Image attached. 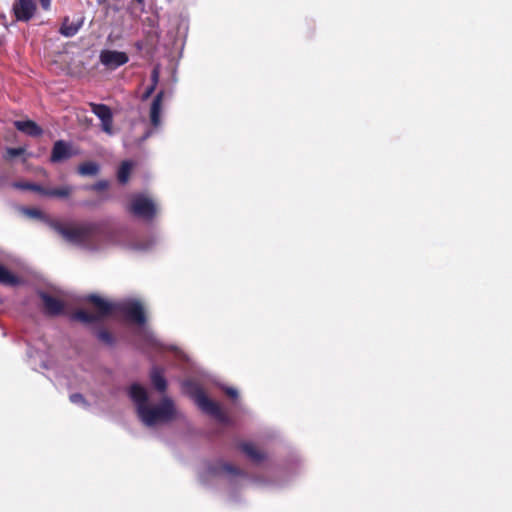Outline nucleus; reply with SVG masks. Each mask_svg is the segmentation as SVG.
<instances>
[{
  "label": "nucleus",
  "instance_id": "obj_1",
  "mask_svg": "<svg viewBox=\"0 0 512 512\" xmlns=\"http://www.w3.org/2000/svg\"><path fill=\"white\" fill-rule=\"evenodd\" d=\"M85 301L92 304L96 313H90L79 309L70 316L71 320L84 324H92L112 315L115 312L122 314L127 320L143 325L146 322L144 308L139 301L130 300L126 302L113 303L105 300L96 294H90Z\"/></svg>",
  "mask_w": 512,
  "mask_h": 512
},
{
  "label": "nucleus",
  "instance_id": "obj_2",
  "mask_svg": "<svg viewBox=\"0 0 512 512\" xmlns=\"http://www.w3.org/2000/svg\"><path fill=\"white\" fill-rule=\"evenodd\" d=\"M129 397L136 406L138 418L148 427L168 423L177 416L174 401L169 397L162 398L158 405L150 406L148 393L140 384L134 383L130 386Z\"/></svg>",
  "mask_w": 512,
  "mask_h": 512
},
{
  "label": "nucleus",
  "instance_id": "obj_3",
  "mask_svg": "<svg viewBox=\"0 0 512 512\" xmlns=\"http://www.w3.org/2000/svg\"><path fill=\"white\" fill-rule=\"evenodd\" d=\"M50 226L66 241L73 244H86L91 242L98 229V226L95 223L64 225L58 221H52Z\"/></svg>",
  "mask_w": 512,
  "mask_h": 512
},
{
  "label": "nucleus",
  "instance_id": "obj_4",
  "mask_svg": "<svg viewBox=\"0 0 512 512\" xmlns=\"http://www.w3.org/2000/svg\"><path fill=\"white\" fill-rule=\"evenodd\" d=\"M127 211L137 218L152 221L157 214V207L151 198L143 194H135L131 197Z\"/></svg>",
  "mask_w": 512,
  "mask_h": 512
},
{
  "label": "nucleus",
  "instance_id": "obj_5",
  "mask_svg": "<svg viewBox=\"0 0 512 512\" xmlns=\"http://www.w3.org/2000/svg\"><path fill=\"white\" fill-rule=\"evenodd\" d=\"M193 397L196 404L202 411L213 416L220 422H224L226 420V415L222 411L220 405L211 400L200 387L195 388Z\"/></svg>",
  "mask_w": 512,
  "mask_h": 512
},
{
  "label": "nucleus",
  "instance_id": "obj_6",
  "mask_svg": "<svg viewBox=\"0 0 512 512\" xmlns=\"http://www.w3.org/2000/svg\"><path fill=\"white\" fill-rule=\"evenodd\" d=\"M35 0H15L12 5V13L15 21L29 22L36 13Z\"/></svg>",
  "mask_w": 512,
  "mask_h": 512
},
{
  "label": "nucleus",
  "instance_id": "obj_7",
  "mask_svg": "<svg viewBox=\"0 0 512 512\" xmlns=\"http://www.w3.org/2000/svg\"><path fill=\"white\" fill-rule=\"evenodd\" d=\"M129 61L125 52L116 50H103L100 53V62L109 69H116Z\"/></svg>",
  "mask_w": 512,
  "mask_h": 512
},
{
  "label": "nucleus",
  "instance_id": "obj_8",
  "mask_svg": "<svg viewBox=\"0 0 512 512\" xmlns=\"http://www.w3.org/2000/svg\"><path fill=\"white\" fill-rule=\"evenodd\" d=\"M39 296L43 302L44 313L47 316L55 317L64 313L65 304L62 300L46 292H40Z\"/></svg>",
  "mask_w": 512,
  "mask_h": 512
},
{
  "label": "nucleus",
  "instance_id": "obj_9",
  "mask_svg": "<svg viewBox=\"0 0 512 512\" xmlns=\"http://www.w3.org/2000/svg\"><path fill=\"white\" fill-rule=\"evenodd\" d=\"M72 157L70 145L63 140H58L54 143L50 160L53 163H59Z\"/></svg>",
  "mask_w": 512,
  "mask_h": 512
},
{
  "label": "nucleus",
  "instance_id": "obj_10",
  "mask_svg": "<svg viewBox=\"0 0 512 512\" xmlns=\"http://www.w3.org/2000/svg\"><path fill=\"white\" fill-rule=\"evenodd\" d=\"M164 99V91H159L152 101L150 107V122L153 127H158L161 123L162 102Z\"/></svg>",
  "mask_w": 512,
  "mask_h": 512
},
{
  "label": "nucleus",
  "instance_id": "obj_11",
  "mask_svg": "<svg viewBox=\"0 0 512 512\" xmlns=\"http://www.w3.org/2000/svg\"><path fill=\"white\" fill-rule=\"evenodd\" d=\"M14 126L18 131L32 137H39L43 133L42 128L32 120L15 121Z\"/></svg>",
  "mask_w": 512,
  "mask_h": 512
},
{
  "label": "nucleus",
  "instance_id": "obj_12",
  "mask_svg": "<svg viewBox=\"0 0 512 512\" xmlns=\"http://www.w3.org/2000/svg\"><path fill=\"white\" fill-rule=\"evenodd\" d=\"M239 449L253 462L260 463L265 459V453L257 449L251 442H242Z\"/></svg>",
  "mask_w": 512,
  "mask_h": 512
},
{
  "label": "nucleus",
  "instance_id": "obj_13",
  "mask_svg": "<svg viewBox=\"0 0 512 512\" xmlns=\"http://www.w3.org/2000/svg\"><path fill=\"white\" fill-rule=\"evenodd\" d=\"M150 379L154 388L163 393L167 389V381L164 377L163 370L159 367H153L150 372Z\"/></svg>",
  "mask_w": 512,
  "mask_h": 512
},
{
  "label": "nucleus",
  "instance_id": "obj_14",
  "mask_svg": "<svg viewBox=\"0 0 512 512\" xmlns=\"http://www.w3.org/2000/svg\"><path fill=\"white\" fill-rule=\"evenodd\" d=\"M82 24H83L82 20H80L78 22H70L69 18L65 17L62 22L59 32L61 35L65 36V37H73L74 35H76L78 33Z\"/></svg>",
  "mask_w": 512,
  "mask_h": 512
},
{
  "label": "nucleus",
  "instance_id": "obj_15",
  "mask_svg": "<svg viewBox=\"0 0 512 512\" xmlns=\"http://www.w3.org/2000/svg\"><path fill=\"white\" fill-rule=\"evenodd\" d=\"M94 335L96 336L99 342L103 343L106 346L112 347L116 343V337L114 336V334L104 327L94 329Z\"/></svg>",
  "mask_w": 512,
  "mask_h": 512
},
{
  "label": "nucleus",
  "instance_id": "obj_16",
  "mask_svg": "<svg viewBox=\"0 0 512 512\" xmlns=\"http://www.w3.org/2000/svg\"><path fill=\"white\" fill-rule=\"evenodd\" d=\"M100 167L97 163L86 161L78 166V173L82 176H95L98 174Z\"/></svg>",
  "mask_w": 512,
  "mask_h": 512
},
{
  "label": "nucleus",
  "instance_id": "obj_17",
  "mask_svg": "<svg viewBox=\"0 0 512 512\" xmlns=\"http://www.w3.org/2000/svg\"><path fill=\"white\" fill-rule=\"evenodd\" d=\"M18 282V278L0 263V284L14 286Z\"/></svg>",
  "mask_w": 512,
  "mask_h": 512
},
{
  "label": "nucleus",
  "instance_id": "obj_18",
  "mask_svg": "<svg viewBox=\"0 0 512 512\" xmlns=\"http://www.w3.org/2000/svg\"><path fill=\"white\" fill-rule=\"evenodd\" d=\"M215 472L225 473L233 476L245 475V472L242 469L230 463H221Z\"/></svg>",
  "mask_w": 512,
  "mask_h": 512
},
{
  "label": "nucleus",
  "instance_id": "obj_19",
  "mask_svg": "<svg viewBox=\"0 0 512 512\" xmlns=\"http://www.w3.org/2000/svg\"><path fill=\"white\" fill-rule=\"evenodd\" d=\"M131 170H132V163L129 161H123L122 164L120 165V167L118 169V173H117L118 181L121 184H125L128 182Z\"/></svg>",
  "mask_w": 512,
  "mask_h": 512
},
{
  "label": "nucleus",
  "instance_id": "obj_20",
  "mask_svg": "<svg viewBox=\"0 0 512 512\" xmlns=\"http://www.w3.org/2000/svg\"><path fill=\"white\" fill-rule=\"evenodd\" d=\"M91 111L102 121L104 118L108 117L112 111L105 104H96L90 103Z\"/></svg>",
  "mask_w": 512,
  "mask_h": 512
},
{
  "label": "nucleus",
  "instance_id": "obj_21",
  "mask_svg": "<svg viewBox=\"0 0 512 512\" xmlns=\"http://www.w3.org/2000/svg\"><path fill=\"white\" fill-rule=\"evenodd\" d=\"M15 186L17 188H20L23 190H30V191L36 192L40 195L46 196V194H47V188H44L43 186L36 184V183L19 182V183H16Z\"/></svg>",
  "mask_w": 512,
  "mask_h": 512
},
{
  "label": "nucleus",
  "instance_id": "obj_22",
  "mask_svg": "<svg viewBox=\"0 0 512 512\" xmlns=\"http://www.w3.org/2000/svg\"><path fill=\"white\" fill-rule=\"evenodd\" d=\"M72 192L71 187L63 186L58 188L47 189L46 196L65 198L68 197Z\"/></svg>",
  "mask_w": 512,
  "mask_h": 512
},
{
  "label": "nucleus",
  "instance_id": "obj_23",
  "mask_svg": "<svg viewBox=\"0 0 512 512\" xmlns=\"http://www.w3.org/2000/svg\"><path fill=\"white\" fill-rule=\"evenodd\" d=\"M101 128L102 130L111 135L113 134V114L111 113L108 117L104 118L101 121Z\"/></svg>",
  "mask_w": 512,
  "mask_h": 512
},
{
  "label": "nucleus",
  "instance_id": "obj_24",
  "mask_svg": "<svg viewBox=\"0 0 512 512\" xmlns=\"http://www.w3.org/2000/svg\"><path fill=\"white\" fill-rule=\"evenodd\" d=\"M108 187H109V182L107 180H100V181L92 184L88 188L91 190H94L96 192H101V191L106 190Z\"/></svg>",
  "mask_w": 512,
  "mask_h": 512
},
{
  "label": "nucleus",
  "instance_id": "obj_25",
  "mask_svg": "<svg viewBox=\"0 0 512 512\" xmlns=\"http://www.w3.org/2000/svg\"><path fill=\"white\" fill-rule=\"evenodd\" d=\"M24 149L19 147V148H8L6 150V158L7 159H12V158H15V157H18L20 155H22L24 153Z\"/></svg>",
  "mask_w": 512,
  "mask_h": 512
},
{
  "label": "nucleus",
  "instance_id": "obj_26",
  "mask_svg": "<svg viewBox=\"0 0 512 512\" xmlns=\"http://www.w3.org/2000/svg\"><path fill=\"white\" fill-rule=\"evenodd\" d=\"M70 401L74 404H84L87 405V402L82 394L80 393H73L69 397Z\"/></svg>",
  "mask_w": 512,
  "mask_h": 512
},
{
  "label": "nucleus",
  "instance_id": "obj_27",
  "mask_svg": "<svg viewBox=\"0 0 512 512\" xmlns=\"http://www.w3.org/2000/svg\"><path fill=\"white\" fill-rule=\"evenodd\" d=\"M25 213L26 215L32 217V218H37V219H42L43 218V213L41 210L37 209V208H28L25 210Z\"/></svg>",
  "mask_w": 512,
  "mask_h": 512
},
{
  "label": "nucleus",
  "instance_id": "obj_28",
  "mask_svg": "<svg viewBox=\"0 0 512 512\" xmlns=\"http://www.w3.org/2000/svg\"><path fill=\"white\" fill-rule=\"evenodd\" d=\"M159 81V70L158 68H154L151 73V85L157 87Z\"/></svg>",
  "mask_w": 512,
  "mask_h": 512
},
{
  "label": "nucleus",
  "instance_id": "obj_29",
  "mask_svg": "<svg viewBox=\"0 0 512 512\" xmlns=\"http://www.w3.org/2000/svg\"><path fill=\"white\" fill-rule=\"evenodd\" d=\"M156 87L150 85L146 88L145 92L142 95V100H147L155 91Z\"/></svg>",
  "mask_w": 512,
  "mask_h": 512
},
{
  "label": "nucleus",
  "instance_id": "obj_30",
  "mask_svg": "<svg viewBox=\"0 0 512 512\" xmlns=\"http://www.w3.org/2000/svg\"><path fill=\"white\" fill-rule=\"evenodd\" d=\"M225 393L228 397H230L232 399H236L238 397V391L232 387L226 388Z\"/></svg>",
  "mask_w": 512,
  "mask_h": 512
},
{
  "label": "nucleus",
  "instance_id": "obj_31",
  "mask_svg": "<svg viewBox=\"0 0 512 512\" xmlns=\"http://www.w3.org/2000/svg\"><path fill=\"white\" fill-rule=\"evenodd\" d=\"M39 2L43 9H49L51 0H39Z\"/></svg>",
  "mask_w": 512,
  "mask_h": 512
},
{
  "label": "nucleus",
  "instance_id": "obj_32",
  "mask_svg": "<svg viewBox=\"0 0 512 512\" xmlns=\"http://www.w3.org/2000/svg\"><path fill=\"white\" fill-rule=\"evenodd\" d=\"M134 1L137 2L140 5H144V0H134Z\"/></svg>",
  "mask_w": 512,
  "mask_h": 512
}]
</instances>
